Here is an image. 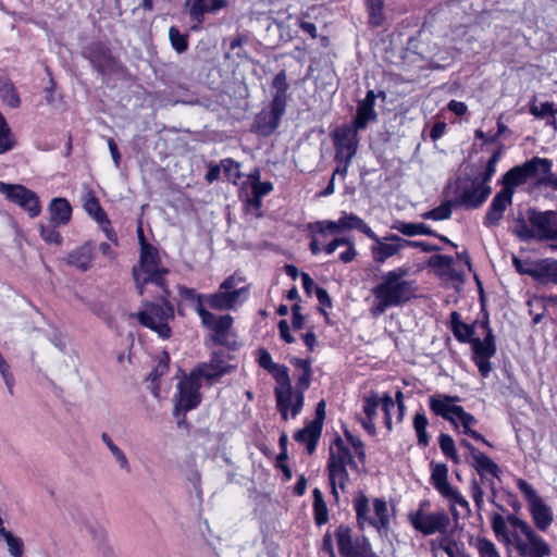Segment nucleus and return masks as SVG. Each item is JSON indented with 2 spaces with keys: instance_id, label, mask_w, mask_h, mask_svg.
I'll use <instances>...</instances> for the list:
<instances>
[{
  "instance_id": "obj_51",
  "label": "nucleus",
  "mask_w": 557,
  "mask_h": 557,
  "mask_svg": "<svg viewBox=\"0 0 557 557\" xmlns=\"http://www.w3.org/2000/svg\"><path fill=\"white\" fill-rule=\"evenodd\" d=\"M345 437L348 444L354 449V454L356 455L359 463L363 465L366 462V450L363 442L360 437L352 435L350 432H345Z\"/></svg>"
},
{
  "instance_id": "obj_50",
  "label": "nucleus",
  "mask_w": 557,
  "mask_h": 557,
  "mask_svg": "<svg viewBox=\"0 0 557 557\" xmlns=\"http://www.w3.org/2000/svg\"><path fill=\"white\" fill-rule=\"evenodd\" d=\"M169 38L173 49H175L178 53H182L187 50L188 42L187 37L180 33V30L175 26H171L169 29Z\"/></svg>"
},
{
  "instance_id": "obj_22",
  "label": "nucleus",
  "mask_w": 557,
  "mask_h": 557,
  "mask_svg": "<svg viewBox=\"0 0 557 557\" xmlns=\"http://www.w3.org/2000/svg\"><path fill=\"white\" fill-rule=\"evenodd\" d=\"M456 400H459V397L436 394L429 397V406L434 414L451 422L457 411L461 408V406L455 404Z\"/></svg>"
},
{
  "instance_id": "obj_57",
  "label": "nucleus",
  "mask_w": 557,
  "mask_h": 557,
  "mask_svg": "<svg viewBox=\"0 0 557 557\" xmlns=\"http://www.w3.org/2000/svg\"><path fill=\"white\" fill-rule=\"evenodd\" d=\"M169 362H170V356L168 352L164 351L162 354V357L160 358L158 364L154 367V369L148 375V379L151 380V382H154L160 376L164 375L169 370Z\"/></svg>"
},
{
  "instance_id": "obj_30",
  "label": "nucleus",
  "mask_w": 557,
  "mask_h": 557,
  "mask_svg": "<svg viewBox=\"0 0 557 557\" xmlns=\"http://www.w3.org/2000/svg\"><path fill=\"white\" fill-rule=\"evenodd\" d=\"M337 233L346 230H358L367 237H374L372 228L358 215L354 213L342 212L338 221H335Z\"/></svg>"
},
{
  "instance_id": "obj_14",
  "label": "nucleus",
  "mask_w": 557,
  "mask_h": 557,
  "mask_svg": "<svg viewBox=\"0 0 557 557\" xmlns=\"http://www.w3.org/2000/svg\"><path fill=\"white\" fill-rule=\"evenodd\" d=\"M356 126L342 125L333 132V141L335 146V159L354 158L358 149V132Z\"/></svg>"
},
{
  "instance_id": "obj_64",
  "label": "nucleus",
  "mask_w": 557,
  "mask_h": 557,
  "mask_svg": "<svg viewBox=\"0 0 557 557\" xmlns=\"http://www.w3.org/2000/svg\"><path fill=\"white\" fill-rule=\"evenodd\" d=\"M349 245H354V242L349 237H336L324 246V251L326 255H332L339 246L348 247Z\"/></svg>"
},
{
  "instance_id": "obj_7",
  "label": "nucleus",
  "mask_w": 557,
  "mask_h": 557,
  "mask_svg": "<svg viewBox=\"0 0 557 557\" xmlns=\"http://www.w3.org/2000/svg\"><path fill=\"white\" fill-rule=\"evenodd\" d=\"M136 318L141 325L156 332L161 338L171 336L169 322L174 319V309L168 302H147L143 310L136 313Z\"/></svg>"
},
{
  "instance_id": "obj_63",
  "label": "nucleus",
  "mask_w": 557,
  "mask_h": 557,
  "mask_svg": "<svg viewBox=\"0 0 557 557\" xmlns=\"http://www.w3.org/2000/svg\"><path fill=\"white\" fill-rule=\"evenodd\" d=\"M492 357L473 356L472 360L479 369L480 374L483 377H487L492 371V363L490 361Z\"/></svg>"
},
{
  "instance_id": "obj_26",
  "label": "nucleus",
  "mask_w": 557,
  "mask_h": 557,
  "mask_svg": "<svg viewBox=\"0 0 557 557\" xmlns=\"http://www.w3.org/2000/svg\"><path fill=\"white\" fill-rule=\"evenodd\" d=\"M321 433L322 428L319 426V423H312L310 421L304 429H300L295 433L294 438L296 442L304 444L307 453L312 455L317 449Z\"/></svg>"
},
{
  "instance_id": "obj_4",
  "label": "nucleus",
  "mask_w": 557,
  "mask_h": 557,
  "mask_svg": "<svg viewBox=\"0 0 557 557\" xmlns=\"http://www.w3.org/2000/svg\"><path fill=\"white\" fill-rule=\"evenodd\" d=\"M356 455L345 444L342 437H336L330 447V454L326 465L332 494L335 499H338V488L343 492L346 491L349 482V474L347 466L351 469H358Z\"/></svg>"
},
{
  "instance_id": "obj_8",
  "label": "nucleus",
  "mask_w": 557,
  "mask_h": 557,
  "mask_svg": "<svg viewBox=\"0 0 557 557\" xmlns=\"http://www.w3.org/2000/svg\"><path fill=\"white\" fill-rule=\"evenodd\" d=\"M516 485L525 498L532 521L539 531L545 532L554 521L553 509L539 496L525 480L519 478Z\"/></svg>"
},
{
  "instance_id": "obj_44",
  "label": "nucleus",
  "mask_w": 557,
  "mask_h": 557,
  "mask_svg": "<svg viewBox=\"0 0 557 557\" xmlns=\"http://www.w3.org/2000/svg\"><path fill=\"white\" fill-rule=\"evenodd\" d=\"M451 214L453 205L450 201H446L432 210L423 212L421 218L424 220L445 221L450 219Z\"/></svg>"
},
{
  "instance_id": "obj_19",
  "label": "nucleus",
  "mask_w": 557,
  "mask_h": 557,
  "mask_svg": "<svg viewBox=\"0 0 557 557\" xmlns=\"http://www.w3.org/2000/svg\"><path fill=\"white\" fill-rule=\"evenodd\" d=\"M556 216L555 211L540 212L534 209L528 211L530 223L537 230L539 236L544 239L557 238V227L554 226Z\"/></svg>"
},
{
  "instance_id": "obj_59",
  "label": "nucleus",
  "mask_w": 557,
  "mask_h": 557,
  "mask_svg": "<svg viewBox=\"0 0 557 557\" xmlns=\"http://www.w3.org/2000/svg\"><path fill=\"white\" fill-rule=\"evenodd\" d=\"M380 405H382V409L385 414V424H386L387 429L391 430L392 429L391 411L395 409L396 404H395L394 399L391 397V395L384 394V396L381 397Z\"/></svg>"
},
{
  "instance_id": "obj_16",
  "label": "nucleus",
  "mask_w": 557,
  "mask_h": 557,
  "mask_svg": "<svg viewBox=\"0 0 557 557\" xmlns=\"http://www.w3.org/2000/svg\"><path fill=\"white\" fill-rule=\"evenodd\" d=\"M491 193V186L476 178L458 190L456 202L466 209H476L485 202Z\"/></svg>"
},
{
  "instance_id": "obj_34",
  "label": "nucleus",
  "mask_w": 557,
  "mask_h": 557,
  "mask_svg": "<svg viewBox=\"0 0 557 557\" xmlns=\"http://www.w3.org/2000/svg\"><path fill=\"white\" fill-rule=\"evenodd\" d=\"M391 228L408 237L418 235H435V232L424 223H413L396 220L391 225Z\"/></svg>"
},
{
  "instance_id": "obj_53",
  "label": "nucleus",
  "mask_w": 557,
  "mask_h": 557,
  "mask_svg": "<svg viewBox=\"0 0 557 557\" xmlns=\"http://www.w3.org/2000/svg\"><path fill=\"white\" fill-rule=\"evenodd\" d=\"M57 226L51 222L48 225H40V236L48 244H60L62 237L57 231Z\"/></svg>"
},
{
  "instance_id": "obj_49",
  "label": "nucleus",
  "mask_w": 557,
  "mask_h": 557,
  "mask_svg": "<svg viewBox=\"0 0 557 557\" xmlns=\"http://www.w3.org/2000/svg\"><path fill=\"white\" fill-rule=\"evenodd\" d=\"M500 158H502L500 149L493 152L492 157L488 159V161L485 165L484 172L480 175V177H478L481 182L488 185V183L491 182L492 177L494 176V174L496 172V165L499 162Z\"/></svg>"
},
{
  "instance_id": "obj_24",
  "label": "nucleus",
  "mask_w": 557,
  "mask_h": 557,
  "mask_svg": "<svg viewBox=\"0 0 557 557\" xmlns=\"http://www.w3.org/2000/svg\"><path fill=\"white\" fill-rule=\"evenodd\" d=\"M456 430L460 433L471 436L472 438L482 442L483 444L492 447V444L480 433H478L473 428L478 424V420L471 413L467 412L463 407H461L455 418L454 421L450 422Z\"/></svg>"
},
{
  "instance_id": "obj_11",
  "label": "nucleus",
  "mask_w": 557,
  "mask_h": 557,
  "mask_svg": "<svg viewBox=\"0 0 557 557\" xmlns=\"http://www.w3.org/2000/svg\"><path fill=\"white\" fill-rule=\"evenodd\" d=\"M274 395L276 408L283 420H288L289 414L295 419L301 412L305 404V395H301V392H295L293 389L289 376L276 383Z\"/></svg>"
},
{
  "instance_id": "obj_55",
  "label": "nucleus",
  "mask_w": 557,
  "mask_h": 557,
  "mask_svg": "<svg viewBox=\"0 0 557 557\" xmlns=\"http://www.w3.org/2000/svg\"><path fill=\"white\" fill-rule=\"evenodd\" d=\"M431 470V482L433 486L447 481L448 468L445 463H432Z\"/></svg>"
},
{
  "instance_id": "obj_5",
  "label": "nucleus",
  "mask_w": 557,
  "mask_h": 557,
  "mask_svg": "<svg viewBox=\"0 0 557 557\" xmlns=\"http://www.w3.org/2000/svg\"><path fill=\"white\" fill-rule=\"evenodd\" d=\"M354 509L359 528L372 527L380 536H387L391 530V518L387 503L384 498H374L370 504L364 494L354 499Z\"/></svg>"
},
{
  "instance_id": "obj_42",
  "label": "nucleus",
  "mask_w": 557,
  "mask_h": 557,
  "mask_svg": "<svg viewBox=\"0 0 557 557\" xmlns=\"http://www.w3.org/2000/svg\"><path fill=\"white\" fill-rule=\"evenodd\" d=\"M413 429L417 433L418 445L421 447H426L430 443L429 435L426 433V428L429 425V420L424 412H417L413 417Z\"/></svg>"
},
{
  "instance_id": "obj_46",
  "label": "nucleus",
  "mask_w": 557,
  "mask_h": 557,
  "mask_svg": "<svg viewBox=\"0 0 557 557\" xmlns=\"http://www.w3.org/2000/svg\"><path fill=\"white\" fill-rule=\"evenodd\" d=\"M470 544L478 550L480 557H500L495 544L485 537L479 536Z\"/></svg>"
},
{
  "instance_id": "obj_56",
  "label": "nucleus",
  "mask_w": 557,
  "mask_h": 557,
  "mask_svg": "<svg viewBox=\"0 0 557 557\" xmlns=\"http://www.w3.org/2000/svg\"><path fill=\"white\" fill-rule=\"evenodd\" d=\"M530 113L535 117L543 119L545 116H554L557 110L554 108L553 102H543L540 106L532 104L530 107Z\"/></svg>"
},
{
  "instance_id": "obj_23",
  "label": "nucleus",
  "mask_w": 557,
  "mask_h": 557,
  "mask_svg": "<svg viewBox=\"0 0 557 557\" xmlns=\"http://www.w3.org/2000/svg\"><path fill=\"white\" fill-rule=\"evenodd\" d=\"M376 95L374 90H368L366 97L358 102L357 113L352 124L357 129H364L370 121H375L377 114L374 110Z\"/></svg>"
},
{
  "instance_id": "obj_52",
  "label": "nucleus",
  "mask_w": 557,
  "mask_h": 557,
  "mask_svg": "<svg viewBox=\"0 0 557 557\" xmlns=\"http://www.w3.org/2000/svg\"><path fill=\"white\" fill-rule=\"evenodd\" d=\"M272 88L274 90L273 96L287 99V90L289 85L286 79L285 71L277 73L272 82Z\"/></svg>"
},
{
  "instance_id": "obj_58",
  "label": "nucleus",
  "mask_w": 557,
  "mask_h": 557,
  "mask_svg": "<svg viewBox=\"0 0 557 557\" xmlns=\"http://www.w3.org/2000/svg\"><path fill=\"white\" fill-rule=\"evenodd\" d=\"M222 166L225 175L234 183L240 177V164L232 159L222 160Z\"/></svg>"
},
{
  "instance_id": "obj_25",
  "label": "nucleus",
  "mask_w": 557,
  "mask_h": 557,
  "mask_svg": "<svg viewBox=\"0 0 557 557\" xmlns=\"http://www.w3.org/2000/svg\"><path fill=\"white\" fill-rule=\"evenodd\" d=\"M469 463L475 469L476 473L480 475L483 482L487 480V475L496 479L500 478L502 470L499 466L482 451L469 460Z\"/></svg>"
},
{
  "instance_id": "obj_1",
  "label": "nucleus",
  "mask_w": 557,
  "mask_h": 557,
  "mask_svg": "<svg viewBox=\"0 0 557 557\" xmlns=\"http://www.w3.org/2000/svg\"><path fill=\"white\" fill-rule=\"evenodd\" d=\"M491 527L497 540L513 547L521 557H547L552 553L548 543L532 525L516 515L493 513Z\"/></svg>"
},
{
  "instance_id": "obj_43",
  "label": "nucleus",
  "mask_w": 557,
  "mask_h": 557,
  "mask_svg": "<svg viewBox=\"0 0 557 557\" xmlns=\"http://www.w3.org/2000/svg\"><path fill=\"white\" fill-rule=\"evenodd\" d=\"M0 536L5 541L8 550L12 557H23L24 544L20 537L4 528H0Z\"/></svg>"
},
{
  "instance_id": "obj_10",
  "label": "nucleus",
  "mask_w": 557,
  "mask_h": 557,
  "mask_svg": "<svg viewBox=\"0 0 557 557\" xmlns=\"http://www.w3.org/2000/svg\"><path fill=\"white\" fill-rule=\"evenodd\" d=\"M334 536L342 557H379L373 552L370 540L364 535L354 536L348 525H338Z\"/></svg>"
},
{
  "instance_id": "obj_21",
  "label": "nucleus",
  "mask_w": 557,
  "mask_h": 557,
  "mask_svg": "<svg viewBox=\"0 0 557 557\" xmlns=\"http://www.w3.org/2000/svg\"><path fill=\"white\" fill-rule=\"evenodd\" d=\"M230 370L231 366L226 361L221 359L219 356L214 355L209 362L202 363L199 367L195 368L190 372V374L198 382H201V380L212 382L214 380L220 379Z\"/></svg>"
},
{
  "instance_id": "obj_15",
  "label": "nucleus",
  "mask_w": 557,
  "mask_h": 557,
  "mask_svg": "<svg viewBox=\"0 0 557 557\" xmlns=\"http://www.w3.org/2000/svg\"><path fill=\"white\" fill-rule=\"evenodd\" d=\"M200 387L201 382H198L191 374L184 376L177 385L176 410L195 409L201 401Z\"/></svg>"
},
{
  "instance_id": "obj_39",
  "label": "nucleus",
  "mask_w": 557,
  "mask_h": 557,
  "mask_svg": "<svg viewBox=\"0 0 557 557\" xmlns=\"http://www.w3.org/2000/svg\"><path fill=\"white\" fill-rule=\"evenodd\" d=\"M0 99L11 108H17L21 104L13 83L7 78H0Z\"/></svg>"
},
{
  "instance_id": "obj_36",
  "label": "nucleus",
  "mask_w": 557,
  "mask_h": 557,
  "mask_svg": "<svg viewBox=\"0 0 557 557\" xmlns=\"http://www.w3.org/2000/svg\"><path fill=\"white\" fill-rule=\"evenodd\" d=\"M451 331L455 337L462 343H471L474 339V329L460 320L458 312L454 311L450 314Z\"/></svg>"
},
{
  "instance_id": "obj_40",
  "label": "nucleus",
  "mask_w": 557,
  "mask_h": 557,
  "mask_svg": "<svg viewBox=\"0 0 557 557\" xmlns=\"http://www.w3.org/2000/svg\"><path fill=\"white\" fill-rule=\"evenodd\" d=\"M308 230L311 232L312 236L319 237L322 243L326 240L329 235L338 234L335 221L332 220H323L310 223L308 225Z\"/></svg>"
},
{
  "instance_id": "obj_60",
  "label": "nucleus",
  "mask_w": 557,
  "mask_h": 557,
  "mask_svg": "<svg viewBox=\"0 0 557 557\" xmlns=\"http://www.w3.org/2000/svg\"><path fill=\"white\" fill-rule=\"evenodd\" d=\"M515 235L521 240H530L534 238V231L531 230L524 220H519L517 226L513 230Z\"/></svg>"
},
{
  "instance_id": "obj_41",
  "label": "nucleus",
  "mask_w": 557,
  "mask_h": 557,
  "mask_svg": "<svg viewBox=\"0 0 557 557\" xmlns=\"http://www.w3.org/2000/svg\"><path fill=\"white\" fill-rule=\"evenodd\" d=\"M312 494L314 521L317 525H323L329 520V510L326 503L324 502L323 494L319 488H314Z\"/></svg>"
},
{
  "instance_id": "obj_32",
  "label": "nucleus",
  "mask_w": 557,
  "mask_h": 557,
  "mask_svg": "<svg viewBox=\"0 0 557 557\" xmlns=\"http://www.w3.org/2000/svg\"><path fill=\"white\" fill-rule=\"evenodd\" d=\"M532 278L540 284H557V260L545 259L535 263Z\"/></svg>"
},
{
  "instance_id": "obj_20",
  "label": "nucleus",
  "mask_w": 557,
  "mask_h": 557,
  "mask_svg": "<svg viewBox=\"0 0 557 557\" xmlns=\"http://www.w3.org/2000/svg\"><path fill=\"white\" fill-rule=\"evenodd\" d=\"M511 202L512 196L510 195L509 190H499L496 193L484 216V225L486 227H494L499 225L506 209L511 205Z\"/></svg>"
},
{
  "instance_id": "obj_2",
  "label": "nucleus",
  "mask_w": 557,
  "mask_h": 557,
  "mask_svg": "<svg viewBox=\"0 0 557 557\" xmlns=\"http://www.w3.org/2000/svg\"><path fill=\"white\" fill-rule=\"evenodd\" d=\"M409 270L400 267L383 273L371 293L374 300L370 307L373 318H379L387 309L399 307L416 296V284L407 280Z\"/></svg>"
},
{
  "instance_id": "obj_62",
  "label": "nucleus",
  "mask_w": 557,
  "mask_h": 557,
  "mask_svg": "<svg viewBox=\"0 0 557 557\" xmlns=\"http://www.w3.org/2000/svg\"><path fill=\"white\" fill-rule=\"evenodd\" d=\"M492 357L473 356L472 360L479 369L480 374L483 377H487L492 371V363L490 361Z\"/></svg>"
},
{
  "instance_id": "obj_13",
  "label": "nucleus",
  "mask_w": 557,
  "mask_h": 557,
  "mask_svg": "<svg viewBox=\"0 0 557 557\" xmlns=\"http://www.w3.org/2000/svg\"><path fill=\"white\" fill-rule=\"evenodd\" d=\"M412 527L424 535L445 533L449 525V517L444 511L425 513L422 508L408 515Z\"/></svg>"
},
{
  "instance_id": "obj_27",
  "label": "nucleus",
  "mask_w": 557,
  "mask_h": 557,
  "mask_svg": "<svg viewBox=\"0 0 557 557\" xmlns=\"http://www.w3.org/2000/svg\"><path fill=\"white\" fill-rule=\"evenodd\" d=\"M227 4L226 0H193L189 8L191 21L201 23L206 13L216 12Z\"/></svg>"
},
{
  "instance_id": "obj_35",
  "label": "nucleus",
  "mask_w": 557,
  "mask_h": 557,
  "mask_svg": "<svg viewBox=\"0 0 557 557\" xmlns=\"http://www.w3.org/2000/svg\"><path fill=\"white\" fill-rule=\"evenodd\" d=\"M366 10L368 13V23L372 27H380L386 21L385 15V0H364Z\"/></svg>"
},
{
  "instance_id": "obj_9",
  "label": "nucleus",
  "mask_w": 557,
  "mask_h": 557,
  "mask_svg": "<svg viewBox=\"0 0 557 557\" xmlns=\"http://www.w3.org/2000/svg\"><path fill=\"white\" fill-rule=\"evenodd\" d=\"M552 166L550 160L539 157H534L521 165L513 166L505 173L502 190H509L510 195L513 196L517 186L527 183L529 178L535 176L539 172L543 174L549 173Z\"/></svg>"
},
{
  "instance_id": "obj_47",
  "label": "nucleus",
  "mask_w": 557,
  "mask_h": 557,
  "mask_svg": "<svg viewBox=\"0 0 557 557\" xmlns=\"http://www.w3.org/2000/svg\"><path fill=\"white\" fill-rule=\"evenodd\" d=\"M438 445L442 453L450 458L455 463H459L460 459L456 450L454 438L449 434L442 433L438 436Z\"/></svg>"
},
{
  "instance_id": "obj_28",
  "label": "nucleus",
  "mask_w": 557,
  "mask_h": 557,
  "mask_svg": "<svg viewBox=\"0 0 557 557\" xmlns=\"http://www.w3.org/2000/svg\"><path fill=\"white\" fill-rule=\"evenodd\" d=\"M48 210L50 221L54 225H65L71 220L72 207L65 198H53Z\"/></svg>"
},
{
  "instance_id": "obj_33",
  "label": "nucleus",
  "mask_w": 557,
  "mask_h": 557,
  "mask_svg": "<svg viewBox=\"0 0 557 557\" xmlns=\"http://www.w3.org/2000/svg\"><path fill=\"white\" fill-rule=\"evenodd\" d=\"M258 363L272 374L276 383L289 376L288 368L284 364L273 362L270 352L264 348L259 350Z\"/></svg>"
},
{
  "instance_id": "obj_45",
  "label": "nucleus",
  "mask_w": 557,
  "mask_h": 557,
  "mask_svg": "<svg viewBox=\"0 0 557 557\" xmlns=\"http://www.w3.org/2000/svg\"><path fill=\"white\" fill-rule=\"evenodd\" d=\"M14 145L15 140L13 134L4 116L0 113V154L12 150Z\"/></svg>"
},
{
  "instance_id": "obj_29",
  "label": "nucleus",
  "mask_w": 557,
  "mask_h": 557,
  "mask_svg": "<svg viewBox=\"0 0 557 557\" xmlns=\"http://www.w3.org/2000/svg\"><path fill=\"white\" fill-rule=\"evenodd\" d=\"M92 257L94 248L90 243H86L69 253L67 262L79 271L85 272L91 267Z\"/></svg>"
},
{
  "instance_id": "obj_37",
  "label": "nucleus",
  "mask_w": 557,
  "mask_h": 557,
  "mask_svg": "<svg viewBox=\"0 0 557 557\" xmlns=\"http://www.w3.org/2000/svg\"><path fill=\"white\" fill-rule=\"evenodd\" d=\"M296 368L301 370V373L297 377L296 389L295 392H301V395H305V392L309 388L311 384V362L307 359H296L294 361Z\"/></svg>"
},
{
  "instance_id": "obj_38",
  "label": "nucleus",
  "mask_w": 557,
  "mask_h": 557,
  "mask_svg": "<svg viewBox=\"0 0 557 557\" xmlns=\"http://www.w3.org/2000/svg\"><path fill=\"white\" fill-rule=\"evenodd\" d=\"M83 208L96 222L106 221L107 213L101 208L99 200L92 191H87L84 195Z\"/></svg>"
},
{
  "instance_id": "obj_31",
  "label": "nucleus",
  "mask_w": 557,
  "mask_h": 557,
  "mask_svg": "<svg viewBox=\"0 0 557 557\" xmlns=\"http://www.w3.org/2000/svg\"><path fill=\"white\" fill-rule=\"evenodd\" d=\"M481 326L485 329L486 334L483 339L475 337L472 339L473 356L493 357L496 352L495 338L488 322L481 323Z\"/></svg>"
},
{
  "instance_id": "obj_61",
  "label": "nucleus",
  "mask_w": 557,
  "mask_h": 557,
  "mask_svg": "<svg viewBox=\"0 0 557 557\" xmlns=\"http://www.w3.org/2000/svg\"><path fill=\"white\" fill-rule=\"evenodd\" d=\"M471 496L474 500L475 507L478 510H481L484 506V492L481 487L480 483L476 480H472L471 486H470Z\"/></svg>"
},
{
  "instance_id": "obj_48",
  "label": "nucleus",
  "mask_w": 557,
  "mask_h": 557,
  "mask_svg": "<svg viewBox=\"0 0 557 557\" xmlns=\"http://www.w3.org/2000/svg\"><path fill=\"white\" fill-rule=\"evenodd\" d=\"M363 412L367 418H373L376 416L377 408L381 404V397L376 392H370L362 398Z\"/></svg>"
},
{
  "instance_id": "obj_17",
  "label": "nucleus",
  "mask_w": 557,
  "mask_h": 557,
  "mask_svg": "<svg viewBox=\"0 0 557 557\" xmlns=\"http://www.w3.org/2000/svg\"><path fill=\"white\" fill-rule=\"evenodd\" d=\"M199 318L202 326L214 333L212 338L216 344L225 345L227 343L228 333L234 322L232 315H216L206 309L201 310Z\"/></svg>"
},
{
  "instance_id": "obj_6",
  "label": "nucleus",
  "mask_w": 557,
  "mask_h": 557,
  "mask_svg": "<svg viewBox=\"0 0 557 557\" xmlns=\"http://www.w3.org/2000/svg\"><path fill=\"white\" fill-rule=\"evenodd\" d=\"M137 232L143 244L139 267L133 270L138 293L143 295L144 287L148 284H153L164 290V275L168 271L160 267L158 251L152 246L144 244V234L140 226Z\"/></svg>"
},
{
  "instance_id": "obj_12",
  "label": "nucleus",
  "mask_w": 557,
  "mask_h": 557,
  "mask_svg": "<svg viewBox=\"0 0 557 557\" xmlns=\"http://www.w3.org/2000/svg\"><path fill=\"white\" fill-rule=\"evenodd\" d=\"M0 193L25 210L30 218L39 215L41 206L38 196L33 190L20 184L0 182Z\"/></svg>"
},
{
  "instance_id": "obj_54",
  "label": "nucleus",
  "mask_w": 557,
  "mask_h": 557,
  "mask_svg": "<svg viewBox=\"0 0 557 557\" xmlns=\"http://www.w3.org/2000/svg\"><path fill=\"white\" fill-rule=\"evenodd\" d=\"M286 103H287L286 98H280V97L273 96L271 104H270V109H271V115L273 116V119L275 121L274 127L277 126L281 117L284 115L285 110H286Z\"/></svg>"
},
{
  "instance_id": "obj_3",
  "label": "nucleus",
  "mask_w": 557,
  "mask_h": 557,
  "mask_svg": "<svg viewBox=\"0 0 557 557\" xmlns=\"http://www.w3.org/2000/svg\"><path fill=\"white\" fill-rule=\"evenodd\" d=\"M245 277L234 273L226 277L213 294H197L194 289L181 288V296L187 300L194 310L201 314L207 306L213 310H233L240 306L248 297V286L244 285Z\"/></svg>"
},
{
  "instance_id": "obj_18",
  "label": "nucleus",
  "mask_w": 557,
  "mask_h": 557,
  "mask_svg": "<svg viewBox=\"0 0 557 557\" xmlns=\"http://www.w3.org/2000/svg\"><path fill=\"white\" fill-rule=\"evenodd\" d=\"M375 245L372 246L371 252L373 260L377 263H384L388 258L396 256L403 249H405L404 238L398 235L391 234L385 237H379L374 233V237H369Z\"/></svg>"
}]
</instances>
